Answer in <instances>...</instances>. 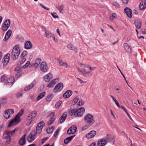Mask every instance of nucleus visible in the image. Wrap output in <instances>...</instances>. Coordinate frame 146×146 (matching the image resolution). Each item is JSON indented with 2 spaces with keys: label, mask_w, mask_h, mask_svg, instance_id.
<instances>
[{
  "label": "nucleus",
  "mask_w": 146,
  "mask_h": 146,
  "mask_svg": "<svg viewBox=\"0 0 146 146\" xmlns=\"http://www.w3.org/2000/svg\"><path fill=\"white\" fill-rule=\"evenodd\" d=\"M89 146H96V144L95 142H93Z\"/></svg>",
  "instance_id": "obj_64"
},
{
  "label": "nucleus",
  "mask_w": 146,
  "mask_h": 146,
  "mask_svg": "<svg viewBox=\"0 0 146 146\" xmlns=\"http://www.w3.org/2000/svg\"><path fill=\"white\" fill-rule=\"evenodd\" d=\"M59 79L58 78L53 79L48 84L47 87L48 88L53 87L57 82H59Z\"/></svg>",
  "instance_id": "obj_17"
},
{
  "label": "nucleus",
  "mask_w": 146,
  "mask_h": 146,
  "mask_svg": "<svg viewBox=\"0 0 146 146\" xmlns=\"http://www.w3.org/2000/svg\"><path fill=\"white\" fill-rule=\"evenodd\" d=\"M63 87V84L62 83H59L54 87L53 89V92L54 93H58L61 91Z\"/></svg>",
  "instance_id": "obj_7"
},
{
  "label": "nucleus",
  "mask_w": 146,
  "mask_h": 146,
  "mask_svg": "<svg viewBox=\"0 0 146 146\" xmlns=\"http://www.w3.org/2000/svg\"><path fill=\"white\" fill-rule=\"evenodd\" d=\"M146 8V1L143 0L140 3L139 9L141 10H143Z\"/></svg>",
  "instance_id": "obj_25"
},
{
  "label": "nucleus",
  "mask_w": 146,
  "mask_h": 146,
  "mask_svg": "<svg viewBox=\"0 0 146 146\" xmlns=\"http://www.w3.org/2000/svg\"><path fill=\"white\" fill-rule=\"evenodd\" d=\"M41 59L40 58L37 59L35 61V63L34 64V66L35 68H37L40 63Z\"/></svg>",
  "instance_id": "obj_37"
},
{
  "label": "nucleus",
  "mask_w": 146,
  "mask_h": 146,
  "mask_svg": "<svg viewBox=\"0 0 146 146\" xmlns=\"http://www.w3.org/2000/svg\"><path fill=\"white\" fill-rule=\"evenodd\" d=\"M15 81L14 78L13 77H11L5 81V84L8 87H11L13 85Z\"/></svg>",
  "instance_id": "obj_6"
},
{
  "label": "nucleus",
  "mask_w": 146,
  "mask_h": 146,
  "mask_svg": "<svg viewBox=\"0 0 146 146\" xmlns=\"http://www.w3.org/2000/svg\"><path fill=\"white\" fill-rule=\"evenodd\" d=\"M84 120L86 123L90 125L95 122L93 116L90 113H88L84 117Z\"/></svg>",
  "instance_id": "obj_4"
},
{
  "label": "nucleus",
  "mask_w": 146,
  "mask_h": 146,
  "mask_svg": "<svg viewBox=\"0 0 146 146\" xmlns=\"http://www.w3.org/2000/svg\"><path fill=\"white\" fill-rule=\"evenodd\" d=\"M68 48L71 50H74L76 52H77V49L76 47L73 45L69 44L68 45Z\"/></svg>",
  "instance_id": "obj_33"
},
{
  "label": "nucleus",
  "mask_w": 146,
  "mask_h": 146,
  "mask_svg": "<svg viewBox=\"0 0 146 146\" xmlns=\"http://www.w3.org/2000/svg\"><path fill=\"white\" fill-rule=\"evenodd\" d=\"M79 65V66L82 68H84L85 67H86L87 66V64H82L80 62L78 63Z\"/></svg>",
  "instance_id": "obj_52"
},
{
  "label": "nucleus",
  "mask_w": 146,
  "mask_h": 146,
  "mask_svg": "<svg viewBox=\"0 0 146 146\" xmlns=\"http://www.w3.org/2000/svg\"><path fill=\"white\" fill-rule=\"evenodd\" d=\"M115 103V104L118 107V108H120V105H119V103L117 101V100H115V101L114 102Z\"/></svg>",
  "instance_id": "obj_62"
},
{
  "label": "nucleus",
  "mask_w": 146,
  "mask_h": 146,
  "mask_svg": "<svg viewBox=\"0 0 146 146\" xmlns=\"http://www.w3.org/2000/svg\"><path fill=\"white\" fill-rule=\"evenodd\" d=\"M107 143L106 140L105 138L99 139L97 143L98 146H104Z\"/></svg>",
  "instance_id": "obj_18"
},
{
  "label": "nucleus",
  "mask_w": 146,
  "mask_h": 146,
  "mask_svg": "<svg viewBox=\"0 0 146 146\" xmlns=\"http://www.w3.org/2000/svg\"><path fill=\"white\" fill-rule=\"evenodd\" d=\"M20 53V49L18 45L15 46L13 48L11 56L13 60H16L18 58Z\"/></svg>",
  "instance_id": "obj_3"
},
{
  "label": "nucleus",
  "mask_w": 146,
  "mask_h": 146,
  "mask_svg": "<svg viewBox=\"0 0 146 146\" xmlns=\"http://www.w3.org/2000/svg\"><path fill=\"white\" fill-rule=\"evenodd\" d=\"M76 79L78 80L80 82L81 84H82L84 83H86V82H84L82 81V80H81L80 78H76Z\"/></svg>",
  "instance_id": "obj_59"
},
{
  "label": "nucleus",
  "mask_w": 146,
  "mask_h": 146,
  "mask_svg": "<svg viewBox=\"0 0 146 146\" xmlns=\"http://www.w3.org/2000/svg\"><path fill=\"white\" fill-rule=\"evenodd\" d=\"M77 128L76 125H73L70 127L67 131V133L70 135L74 134L76 132Z\"/></svg>",
  "instance_id": "obj_14"
},
{
  "label": "nucleus",
  "mask_w": 146,
  "mask_h": 146,
  "mask_svg": "<svg viewBox=\"0 0 146 146\" xmlns=\"http://www.w3.org/2000/svg\"><path fill=\"white\" fill-rule=\"evenodd\" d=\"M7 102V99L5 97H3L1 100L0 103L2 104H6Z\"/></svg>",
  "instance_id": "obj_41"
},
{
  "label": "nucleus",
  "mask_w": 146,
  "mask_h": 146,
  "mask_svg": "<svg viewBox=\"0 0 146 146\" xmlns=\"http://www.w3.org/2000/svg\"><path fill=\"white\" fill-rule=\"evenodd\" d=\"M21 69L19 67H17L15 69V71L18 73H19L20 72Z\"/></svg>",
  "instance_id": "obj_57"
},
{
  "label": "nucleus",
  "mask_w": 146,
  "mask_h": 146,
  "mask_svg": "<svg viewBox=\"0 0 146 146\" xmlns=\"http://www.w3.org/2000/svg\"><path fill=\"white\" fill-rule=\"evenodd\" d=\"M106 140L107 142H111L113 143L114 142V137L112 135L108 134L104 137Z\"/></svg>",
  "instance_id": "obj_19"
},
{
  "label": "nucleus",
  "mask_w": 146,
  "mask_h": 146,
  "mask_svg": "<svg viewBox=\"0 0 146 146\" xmlns=\"http://www.w3.org/2000/svg\"><path fill=\"white\" fill-rule=\"evenodd\" d=\"M24 112V110L22 109L17 114L15 118L11 120L8 125L9 127H10L15 125L19 122L21 120L20 117L23 115Z\"/></svg>",
  "instance_id": "obj_1"
},
{
  "label": "nucleus",
  "mask_w": 146,
  "mask_h": 146,
  "mask_svg": "<svg viewBox=\"0 0 146 146\" xmlns=\"http://www.w3.org/2000/svg\"><path fill=\"white\" fill-rule=\"evenodd\" d=\"M122 3L124 4H127L128 2V0H121Z\"/></svg>",
  "instance_id": "obj_60"
},
{
  "label": "nucleus",
  "mask_w": 146,
  "mask_h": 146,
  "mask_svg": "<svg viewBox=\"0 0 146 146\" xmlns=\"http://www.w3.org/2000/svg\"><path fill=\"white\" fill-rule=\"evenodd\" d=\"M69 113L71 116H74L75 117H77L76 115V109H74L70 110L69 111Z\"/></svg>",
  "instance_id": "obj_34"
},
{
  "label": "nucleus",
  "mask_w": 146,
  "mask_h": 146,
  "mask_svg": "<svg viewBox=\"0 0 146 146\" xmlns=\"http://www.w3.org/2000/svg\"><path fill=\"white\" fill-rule=\"evenodd\" d=\"M28 54V52L26 51H24L22 54L21 56L23 57H24L27 56Z\"/></svg>",
  "instance_id": "obj_53"
},
{
  "label": "nucleus",
  "mask_w": 146,
  "mask_h": 146,
  "mask_svg": "<svg viewBox=\"0 0 146 146\" xmlns=\"http://www.w3.org/2000/svg\"><path fill=\"white\" fill-rule=\"evenodd\" d=\"M12 33L11 31L9 29L6 33L5 37L3 39L4 41H6L10 37Z\"/></svg>",
  "instance_id": "obj_28"
},
{
  "label": "nucleus",
  "mask_w": 146,
  "mask_h": 146,
  "mask_svg": "<svg viewBox=\"0 0 146 146\" xmlns=\"http://www.w3.org/2000/svg\"><path fill=\"white\" fill-rule=\"evenodd\" d=\"M11 24L10 20L9 19L6 20L4 22L2 27L3 31H7L9 27Z\"/></svg>",
  "instance_id": "obj_11"
},
{
  "label": "nucleus",
  "mask_w": 146,
  "mask_h": 146,
  "mask_svg": "<svg viewBox=\"0 0 146 146\" xmlns=\"http://www.w3.org/2000/svg\"><path fill=\"white\" fill-rule=\"evenodd\" d=\"M124 12L127 16L130 18L132 17V11L131 9L127 7L124 9Z\"/></svg>",
  "instance_id": "obj_27"
},
{
  "label": "nucleus",
  "mask_w": 146,
  "mask_h": 146,
  "mask_svg": "<svg viewBox=\"0 0 146 146\" xmlns=\"http://www.w3.org/2000/svg\"><path fill=\"white\" fill-rule=\"evenodd\" d=\"M85 109L84 108L82 107L76 110V115L77 117H81L82 115L85 112Z\"/></svg>",
  "instance_id": "obj_16"
},
{
  "label": "nucleus",
  "mask_w": 146,
  "mask_h": 146,
  "mask_svg": "<svg viewBox=\"0 0 146 146\" xmlns=\"http://www.w3.org/2000/svg\"><path fill=\"white\" fill-rule=\"evenodd\" d=\"M89 126L88 125H85L82 127V131H84L87 129L89 127Z\"/></svg>",
  "instance_id": "obj_46"
},
{
  "label": "nucleus",
  "mask_w": 146,
  "mask_h": 146,
  "mask_svg": "<svg viewBox=\"0 0 146 146\" xmlns=\"http://www.w3.org/2000/svg\"><path fill=\"white\" fill-rule=\"evenodd\" d=\"M54 127L53 126L52 127H49L46 129V131L48 134L50 133H52Z\"/></svg>",
  "instance_id": "obj_42"
},
{
  "label": "nucleus",
  "mask_w": 146,
  "mask_h": 146,
  "mask_svg": "<svg viewBox=\"0 0 146 146\" xmlns=\"http://www.w3.org/2000/svg\"><path fill=\"white\" fill-rule=\"evenodd\" d=\"M75 136V135H73L70 137H68L66 138V139H65L64 141V143L65 144L68 143L73 138H74Z\"/></svg>",
  "instance_id": "obj_36"
},
{
  "label": "nucleus",
  "mask_w": 146,
  "mask_h": 146,
  "mask_svg": "<svg viewBox=\"0 0 146 146\" xmlns=\"http://www.w3.org/2000/svg\"><path fill=\"white\" fill-rule=\"evenodd\" d=\"M72 92L70 90L67 91L63 94V97L65 98H69L72 94Z\"/></svg>",
  "instance_id": "obj_29"
},
{
  "label": "nucleus",
  "mask_w": 146,
  "mask_h": 146,
  "mask_svg": "<svg viewBox=\"0 0 146 146\" xmlns=\"http://www.w3.org/2000/svg\"><path fill=\"white\" fill-rule=\"evenodd\" d=\"M16 130V129H15L12 131L8 130L4 132L3 133V136L4 139L6 140V142L7 144H8L10 142L11 139V136L14 134Z\"/></svg>",
  "instance_id": "obj_2"
},
{
  "label": "nucleus",
  "mask_w": 146,
  "mask_h": 146,
  "mask_svg": "<svg viewBox=\"0 0 146 146\" xmlns=\"http://www.w3.org/2000/svg\"><path fill=\"white\" fill-rule=\"evenodd\" d=\"M115 103V104L118 107V108H120V105H119V103L117 101V100H115V101L114 102Z\"/></svg>",
  "instance_id": "obj_61"
},
{
  "label": "nucleus",
  "mask_w": 146,
  "mask_h": 146,
  "mask_svg": "<svg viewBox=\"0 0 146 146\" xmlns=\"http://www.w3.org/2000/svg\"><path fill=\"white\" fill-rule=\"evenodd\" d=\"M141 22L139 21L136 24H135V25L137 29H139L141 28Z\"/></svg>",
  "instance_id": "obj_49"
},
{
  "label": "nucleus",
  "mask_w": 146,
  "mask_h": 146,
  "mask_svg": "<svg viewBox=\"0 0 146 146\" xmlns=\"http://www.w3.org/2000/svg\"><path fill=\"white\" fill-rule=\"evenodd\" d=\"M76 68L78 71L81 73L84 76L88 75L91 73V71H87L85 68L80 69L79 67L76 66Z\"/></svg>",
  "instance_id": "obj_12"
},
{
  "label": "nucleus",
  "mask_w": 146,
  "mask_h": 146,
  "mask_svg": "<svg viewBox=\"0 0 146 146\" xmlns=\"http://www.w3.org/2000/svg\"><path fill=\"white\" fill-rule=\"evenodd\" d=\"M84 103V102L82 100H80L78 103L77 105L79 106H82L83 104Z\"/></svg>",
  "instance_id": "obj_54"
},
{
  "label": "nucleus",
  "mask_w": 146,
  "mask_h": 146,
  "mask_svg": "<svg viewBox=\"0 0 146 146\" xmlns=\"http://www.w3.org/2000/svg\"><path fill=\"white\" fill-rule=\"evenodd\" d=\"M53 94L50 93L49 94L46 98V100L47 102H50L52 100L53 97Z\"/></svg>",
  "instance_id": "obj_32"
},
{
  "label": "nucleus",
  "mask_w": 146,
  "mask_h": 146,
  "mask_svg": "<svg viewBox=\"0 0 146 146\" xmlns=\"http://www.w3.org/2000/svg\"><path fill=\"white\" fill-rule=\"evenodd\" d=\"M67 115L66 112H64L61 116L60 119V123H62L66 119Z\"/></svg>",
  "instance_id": "obj_31"
},
{
  "label": "nucleus",
  "mask_w": 146,
  "mask_h": 146,
  "mask_svg": "<svg viewBox=\"0 0 146 146\" xmlns=\"http://www.w3.org/2000/svg\"><path fill=\"white\" fill-rule=\"evenodd\" d=\"M86 68H89L90 70V71H91V72L94 70H95L96 69V68L95 67H91L90 66L87 65V66L86 67Z\"/></svg>",
  "instance_id": "obj_48"
},
{
  "label": "nucleus",
  "mask_w": 146,
  "mask_h": 146,
  "mask_svg": "<svg viewBox=\"0 0 146 146\" xmlns=\"http://www.w3.org/2000/svg\"><path fill=\"white\" fill-rule=\"evenodd\" d=\"M36 115V112L35 111H32L27 116L26 119L27 120L30 121L31 124L32 121V119L35 117Z\"/></svg>",
  "instance_id": "obj_10"
},
{
  "label": "nucleus",
  "mask_w": 146,
  "mask_h": 146,
  "mask_svg": "<svg viewBox=\"0 0 146 146\" xmlns=\"http://www.w3.org/2000/svg\"><path fill=\"white\" fill-rule=\"evenodd\" d=\"M7 76L6 75H4L2 76L1 78V82H3L5 80H7Z\"/></svg>",
  "instance_id": "obj_45"
},
{
  "label": "nucleus",
  "mask_w": 146,
  "mask_h": 146,
  "mask_svg": "<svg viewBox=\"0 0 146 146\" xmlns=\"http://www.w3.org/2000/svg\"><path fill=\"white\" fill-rule=\"evenodd\" d=\"M51 15L54 19L58 18V16L56 12H53V13H51Z\"/></svg>",
  "instance_id": "obj_43"
},
{
  "label": "nucleus",
  "mask_w": 146,
  "mask_h": 146,
  "mask_svg": "<svg viewBox=\"0 0 146 146\" xmlns=\"http://www.w3.org/2000/svg\"><path fill=\"white\" fill-rule=\"evenodd\" d=\"M45 92H44L41 93L39 94L37 98H36V100L37 101H38L41 99H42L45 95Z\"/></svg>",
  "instance_id": "obj_38"
},
{
  "label": "nucleus",
  "mask_w": 146,
  "mask_h": 146,
  "mask_svg": "<svg viewBox=\"0 0 146 146\" xmlns=\"http://www.w3.org/2000/svg\"><path fill=\"white\" fill-rule=\"evenodd\" d=\"M14 111L12 109H9L5 110L3 114L4 118L6 119L9 118L14 113Z\"/></svg>",
  "instance_id": "obj_5"
},
{
  "label": "nucleus",
  "mask_w": 146,
  "mask_h": 146,
  "mask_svg": "<svg viewBox=\"0 0 146 146\" xmlns=\"http://www.w3.org/2000/svg\"><path fill=\"white\" fill-rule=\"evenodd\" d=\"M112 5L117 8H119L120 7L119 4L117 2L115 1H114L113 2Z\"/></svg>",
  "instance_id": "obj_44"
},
{
  "label": "nucleus",
  "mask_w": 146,
  "mask_h": 146,
  "mask_svg": "<svg viewBox=\"0 0 146 146\" xmlns=\"http://www.w3.org/2000/svg\"><path fill=\"white\" fill-rule=\"evenodd\" d=\"M30 62L29 61H28L23 66V68H26L28 67L30 65Z\"/></svg>",
  "instance_id": "obj_51"
},
{
  "label": "nucleus",
  "mask_w": 146,
  "mask_h": 146,
  "mask_svg": "<svg viewBox=\"0 0 146 146\" xmlns=\"http://www.w3.org/2000/svg\"><path fill=\"white\" fill-rule=\"evenodd\" d=\"M54 112H52L49 114L48 117H50V119L47 122L48 125H51L54 121L55 119V117L54 116Z\"/></svg>",
  "instance_id": "obj_15"
},
{
  "label": "nucleus",
  "mask_w": 146,
  "mask_h": 146,
  "mask_svg": "<svg viewBox=\"0 0 146 146\" xmlns=\"http://www.w3.org/2000/svg\"><path fill=\"white\" fill-rule=\"evenodd\" d=\"M24 46L26 49H30L32 48V44L30 41H27L24 43Z\"/></svg>",
  "instance_id": "obj_21"
},
{
  "label": "nucleus",
  "mask_w": 146,
  "mask_h": 146,
  "mask_svg": "<svg viewBox=\"0 0 146 146\" xmlns=\"http://www.w3.org/2000/svg\"><path fill=\"white\" fill-rule=\"evenodd\" d=\"M9 54H7L4 58L3 61V65L5 66L8 63L9 60Z\"/></svg>",
  "instance_id": "obj_22"
},
{
  "label": "nucleus",
  "mask_w": 146,
  "mask_h": 146,
  "mask_svg": "<svg viewBox=\"0 0 146 146\" xmlns=\"http://www.w3.org/2000/svg\"><path fill=\"white\" fill-rule=\"evenodd\" d=\"M96 132L95 131L93 130L86 134V136L88 138H91L94 137L96 135Z\"/></svg>",
  "instance_id": "obj_26"
},
{
  "label": "nucleus",
  "mask_w": 146,
  "mask_h": 146,
  "mask_svg": "<svg viewBox=\"0 0 146 146\" xmlns=\"http://www.w3.org/2000/svg\"><path fill=\"white\" fill-rule=\"evenodd\" d=\"M52 77V75L50 73H48L44 76L43 78L44 80L46 82H48L51 79Z\"/></svg>",
  "instance_id": "obj_23"
},
{
  "label": "nucleus",
  "mask_w": 146,
  "mask_h": 146,
  "mask_svg": "<svg viewBox=\"0 0 146 146\" xmlns=\"http://www.w3.org/2000/svg\"><path fill=\"white\" fill-rule=\"evenodd\" d=\"M123 46L125 51L127 53H130L131 52V49L129 44L127 43H124Z\"/></svg>",
  "instance_id": "obj_30"
},
{
  "label": "nucleus",
  "mask_w": 146,
  "mask_h": 146,
  "mask_svg": "<svg viewBox=\"0 0 146 146\" xmlns=\"http://www.w3.org/2000/svg\"><path fill=\"white\" fill-rule=\"evenodd\" d=\"M117 17V15L115 13H113L110 16V19L111 21H112L115 18Z\"/></svg>",
  "instance_id": "obj_40"
},
{
  "label": "nucleus",
  "mask_w": 146,
  "mask_h": 146,
  "mask_svg": "<svg viewBox=\"0 0 146 146\" xmlns=\"http://www.w3.org/2000/svg\"><path fill=\"white\" fill-rule=\"evenodd\" d=\"M40 5L41 6V7H42L43 8H44V9L47 10H49V8L48 7H46L44 5H43L40 3Z\"/></svg>",
  "instance_id": "obj_56"
},
{
  "label": "nucleus",
  "mask_w": 146,
  "mask_h": 146,
  "mask_svg": "<svg viewBox=\"0 0 146 146\" xmlns=\"http://www.w3.org/2000/svg\"><path fill=\"white\" fill-rule=\"evenodd\" d=\"M36 135V133L34 131L31 132L28 136L27 140L29 142H31L35 139Z\"/></svg>",
  "instance_id": "obj_9"
},
{
  "label": "nucleus",
  "mask_w": 146,
  "mask_h": 146,
  "mask_svg": "<svg viewBox=\"0 0 146 146\" xmlns=\"http://www.w3.org/2000/svg\"><path fill=\"white\" fill-rule=\"evenodd\" d=\"M36 84V81L34 80L33 82L27 86H26L24 88V90L27 91L29 90L30 89L32 88Z\"/></svg>",
  "instance_id": "obj_20"
},
{
  "label": "nucleus",
  "mask_w": 146,
  "mask_h": 146,
  "mask_svg": "<svg viewBox=\"0 0 146 146\" xmlns=\"http://www.w3.org/2000/svg\"><path fill=\"white\" fill-rule=\"evenodd\" d=\"M61 104V102L60 101H58L56 103V104L55 105V107L56 108H59Z\"/></svg>",
  "instance_id": "obj_47"
},
{
  "label": "nucleus",
  "mask_w": 146,
  "mask_h": 146,
  "mask_svg": "<svg viewBox=\"0 0 146 146\" xmlns=\"http://www.w3.org/2000/svg\"><path fill=\"white\" fill-rule=\"evenodd\" d=\"M121 109L124 111L126 113H128L127 110L123 106H121Z\"/></svg>",
  "instance_id": "obj_63"
},
{
  "label": "nucleus",
  "mask_w": 146,
  "mask_h": 146,
  "mask_svg": "<svg viewBox=\"0 0 146 146\" xmlns=\"http://www.w3.org/2000/svg\"><path fill=\"white\" fill-rule=\"evenodd\" d=\"M44 32L46 35V37L48 38H50L54 35L52 33L47 31L46 29L44 30Z\"/></svg>",
  "instance_id": "obj_35"
},
{
  "label": "nucleus",
  "mask_w": 146,
  "mask_h": 146,
  "mask_svg": "<svg viewBox=\"0 0 146 146\" xmlns=\"http://www.w3.org/2000/svg\"><path fill=\"white\" fill-rule=\"evenodd\" d=\"M59 131H60L59 128L57 129L56 130V131L54 132V135H53L54 137H56V136L58 135V134Z\"/></svg>",
  "instance_id": "obj_50"
},
{
  "label": "nucleus",
  "mask_w": 146,
  "mask_h": 146,
  "mask_svg": "<svg viewBox=\"0 0 146 146\" xmlns=\"http://www.w3.org/2000/svg\"><path fill=\"white\" fill-rule=\"evenodd\" d=\"M51 37L52 38L54 42H58V40L57 39L55 38V36L54 34Z\"/></svg>",
  "instance_id": "obj_58"
},
{
  "label": "nucleus",
  "mask_w": 146,
  "mask_h": 146,
  "mask_svg": "<svg viewBox=\"0 0 146 146\" xmlns=\"http://www.w3.org/2000/svg\"><path fill=\"white\" fill-rule=\"evenodd\" d=\"M64 8V6L63 5H60L58 7L56 8L59 10L60 13H63V10Z\"/></svg>",
  "instance_id": "obj_39"
},
{
  "label": "nucleus",
  "mask_w": 146,
  "mask_h": 146,
  "mask_svg": "<svg viewBox=\"0 0 146 146\" xmlns=\"http://www.w3.org/2000/svg\"><path fill=\"white\" fill-rule=\"evenodd\" d=\"M27 136L26 134L22 136L19 141V143L21 145H24L26 143L25 137Z\"/></svg>",
  "instance_id": "obj_24"
},
{
  "label": "nucleus",
  "mask_w": 146,
  "mask_h": 146,
  "mask_svg": "<svg viewBox=\"0 0 146 146\" xmlns=\"http://www.w3.org/2000/svg\"><path fill=\"white\" fill-rule=\"evenodd\" d=\"M40 70L43 72H47L48 69V65L44 62H42L40 64Z\"/></svg>",
  "instance_id": "obj_8"
},
{
  "label": "nucleus",
  "mask_w": 146,
  "mask_h": 146,
  "mask_svg": "<svg viewBox=\"0 0 146 146\" xmlns=\"http://www.w3.org/2000/svg\"><path fill=\"white\" fill-rule=\"evenodd\" d=\"M58 62L60 66H62L63 64L64 63L61 60L59 59H58Z\"/></svg>",
  "instance_id": "obj_55"
},
{
  "label": "nucleus",
  "mask_w": 146,
  "mask_h": 146,
  "mask_svg": "<svg viewBox=\"0 0 146 146\" xmlns=\"http://www.w3.org/2000/svg\"><path fill=\"white\" fill-rule=\"evenodd\" d=\"M44 124V123L43 121H42L38 123L36 128L35 132L36 133V134H39L41 132L42 129Z\"/></svg>",
  "instance_id": "obj_13"
}]
</instances>
